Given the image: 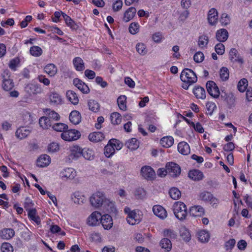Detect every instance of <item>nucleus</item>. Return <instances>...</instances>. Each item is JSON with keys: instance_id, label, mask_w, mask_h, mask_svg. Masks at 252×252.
I'll list each match as a JSON object with an SVG mask.
<instances>
[{"instance_id": "obj_1", "label": "nucleus", "mask_w": 252, "mask_h": 252, "mask_svg": "<svg viewBox=\"0 0 252 252\" xmlns=\"http://www.w3.org/2000/svg\"><path fill=\"white\" fill-rule=\"evenodd\" d=\"M180 78L184 84L183 88L187 90L190 85L196 83L197 81V77L195 73L191 69H184L180 75Z\"/></svg>"}, {"instance_id": "obj_2", "label": "nucleus", "mask_w": 252, "mask_h": 252, "mask_svg": "<svg viewBox=\"0 0 252 252\" xmlns=\"http://www.w3.org/2000/svg\"><path fill=\"white\" fill-rule=\"evenodd\" d=\"M125 212L127 214L126 220L128 224L133 225L138 224L142 220L143 214L139 210L131 211L129 208H126Z\"/></svg>"}, {"instance_id": "obj_3", "label": "nucleus", "mask_w": 252, "mask_h": 252, "mask_svg": "<svg viewBox=\"0 0 252 252\" xmlns=\"http://www.w3.org/2000/svg\"><path fill=\"white\" fill-rule=\"evenodd\" d=\"M173 212L178 220H184L188 215L187 206L182 202H176L173 205Z\"/></svg>"}, {"instance_id": "obj_4", "label": "nucleus", "mask_w": 252, "mask_h": 252, "mask_svg": "<svg viewBox=\"0 0 252 252\" xmlns=\"http://www.w3.org/2000/svg\"><path fill=\"white\" fill-rule=\"evenodd\" d=\"M198 199L205 202L209 203L213 207L217 208L219 204V200L210 192L203 190L198 194Z\"/></svg>"}, {"instance_id": "obj_5", "label": "nucleus", "mask_w": 252, "mask_h": 252, "mask_svg": "<svg viewBox=\"0 0 252 252\" xmlns=\"http://www.w3.org/2000/svg\"><path fill=\"white\" fill-rule=\"evenodd\" d=\"M61 138L66 141H72L78 139L81 136L79 131L75 129L64 130L61 133Z\"/></svg>"}, {"instance_id": "obj_6", "label": "nucleus", "mask_w": 252, "mask_h": 252, "mask_svg": "<svg viewBox=\"0 0 252 252\" xmlns=\"http://www.w3.org/2000/svg\"><path fill=\"white\" fill-rule=\"evenodd\" d=\"M105 198L104 193L98 191L90 197V201L92 206L97 208L102 206Z\"/></svg>"}, {"instance_id": "obj_7", "label": "nucleus", "mask_w": 252, "mask_h": 252, "mask_svg": "<svg viewBox=\"0 0 252 252\" xmlns=\"http://www.w3.org/2000/svg\"><path fill=\"white\" fill-rule=\"evenodd\" d=\"M165 167L167 169L168 174L171 177L176 178L179 177L181 173V168L177 163L169 162L166 163Z\"/></svg>"}, {"instance_id": "obj_8", "label": "nucleus", "mask_w": 252, "mask_h": 252, "mask_svg": "<svg viewBox=\"0 0 252 252\" xmlns=\"http://www.w3.org/2000/svg\"><path fill=\"white\" fill-rule=\"evenodd\" d=\"M49 103L53 106H58L63 103V96L57 92H51L48 95Z\"/></svg>"}, {"instance_id": "obj_9", "label": "nucleus", "mask_w": 252, "mask_h": 252, "mask_svg": "<svg viewBox=\"0 0 252 252\" xmlns=\"http://www.w3.org/2000/svg\"><path fill=\"white\" fill-rule=\"evenodd\" d=\"M206 88L208 93L214 98H218L220 95L219 89L213 81H208L206 84Z\"/></svg>"}, {"instance_id": "obj_10", "label": "nucleus", "mask_w": 252, "mask_h": 252, "mask_svg": "<svg viewBox=\"0 0 252 252\" xmlns=\"http://www.w3.org/2000/svg\"><path fill=\"white\" fill-rule=\"evenodd\" d=\"M102 215L98 211L93 212L88 218L87 223L88 225L95 226L99 225L102 218Z\"/></svg>"}, {"instance_id": "obj_11", "label": "nucleus", "mask_w": 252, "mask_h": 252, "mask_svg": "<svg viewBox=\"0 0 252 252\" xmlns=\"http://www.w3.org/2000/svg\"><path fill=\"white\" fill-rule=\"evenodd\" d=\"M141 174L142 176L148 180H153L156 176L154 170L149 166H145L141 168Z\"/></svg>"}, {"instance_id": "obj_12", "label": "nucleus", "mask_w": 252, "mask_h": 252, "mask_svg": "<svg viewBox=\"0 0 252 252\" xmlns=\"http://www.w3.org/2000/svg\"><path fill=\"white\" fill-rule=\"evenodd\" d=\"M100 222L105 230L110 229L113 225V219L111 216L108 214L102 215Z\"/></svg>"}, {"instance_id": "obj_13", "label": "nucleus", "mask_w": 252, "mask_h": 252, "mask_svg": "<svg viewBox=\"0 0 252 252\" xmlns=\"http://www.w3.org/2000/svg\"><path fill=\"white\" fill-rule=\"evenodd\" d=\"M25 89L29 93L33 94H40L43 92L41 85L37 83H29Z\"/></svg>"}, {"instance_id": "obj_14", "label": "nucleus", "mask_w": 252, "mask_h": 252, "mask_svg": "<svg viewBox=\"0 0 252 252\" xmlns=\"http://www.w3.org/2000/svg\"><path fill=\"white\" fill-rule=\"evenodd\" d=\"M229 58L231 62L243 63V58L239 55L238 50L236 48H231L229 53Z\"/></svg>"}, {"instance_id": "obj_15", "label": "nucleus", "mask_w": 252, "mask_h": 252, "mask_svg": "<svg viewBox=\"0 0 252 252\" xmlns=\"http://www.w3.org/2000/svg\"><path fill=\"white\" fill-rule=\"evenodd\" d=\"M154 214L161 219H164L167 216L166 210L161 205H156L153 207Z\"/></svg>"}, {"instance_id": "obj_16", "label": "nucleus", "mask_w": 252, "mask_h": 252, "mask_svg": "<svg viewBox=\"0 0 252 252\" xmlns=\"http://www.w3.org/2000/svg\"><path fill=\"white\" fill-rule=\"evenodd\" d=\"M74 85L83 94H88L90 89L88 85L78 78H75L73 81Z\"/></svg>"}, {"instance_id": "obj_17", "label": "nucleus", "mask_w": 252, "mask_h": 252, "mask_svg": "<svg viewBox=\"0 0 252 252\" xmlns=\"http://www.w3.org/2000/svg\"><path fill=\"white\" fill-rule=\"evenodd\" d=\"M76 175L75 170L72 168H66L64 169L60 173V176L62 179L72 180L74 178Z\"/></svg>"}, {"instance_id": "obj_18", "label": "nucleus", "mask_w": 252, "mask_h": 252, "mask_svg": "<svg viewBox=\"0 0 252 252\" xmlns=\"http://www.w3.org/2000/svg\"><path fill=\"white\" fill-rule=\"evenodd\" d=\"M63 18L64 21L66 25L72 31H76L79 26L75 21L73 20L66 13H63Z\"/></svg>"}, {"instance_id": "obj_19", "label": "nucleus", "mask_w": 252, "mask_h": 252, "mask_svg": "<svg viewBox=\"0 0 252 252\" xmlns=\"http://www.w3.org/2000/svg\"><path fill=\"white\" fill-rule=\"evenodd\" d=\"M188 176L194 181H198L203 179L204 175L200 170L194 169L189 170Z\"/></svg>"}, {"instance_id": "obj_20", "label": "nucleus", "mask_w": 252, "mask_h": 252, "mask_svg": "<svg viewBox=\"0 0 252 252\" xmlns=\"http://www.w3.org/2000/svg\"><path fill=\"white\" fill-rule=\"evenodd\" d=\"M218 19V13L217 10L214 8L209 10L208 13V21L211 25H215Z\"/></svg>"}, {"instance_id": "obj_21", "label": "nucleus", "mask_w": 252, "mask_h": 252, "mask_svg": "<svg viewBox=\"0 0 252 252\" xmlns=\"http://www.w3.org/2000/svg\"><path fill=\"white\" fill-rule=\"evenodd\" d=\"M29 219L35 222L37 225L41 223L40 217L37 215V211L35 208L27 209Z\"/></svg>"}, {"instance_id": "obj_22", "label": "nucleus", "mask_w": 252, "mask_h": 252, "mask_svg": "<svg viewBox=\"0 0 252 252\" xmlns=\"http://www.w3.org/2000/svg\"><path fill=\"white\" fill-rule=\"evenodd\" d=\"M189 214L191 216L201 217L204 214V209L200 205L193 206L190 208Z\"/></svg>"}, {"instance_id": "obj_23", "label": "nucleus", "mask_w": 252, "mask_h": 252, "mask_svg": "<svg viewBox=\"0 0 252 252\" xmlns=\"http://www.w3.org/2000/svg\"><path fill=\"white\" fill-rule=\"evenodd\" d=\"M44 71L47 74L49 77H54L58 72V68L54 63H48L44 67Z\"/></svg>"}, {"instance_id": "obj_24", "label": "nucleus", "mask_w": 252, "mask_h": 252, "mask_svg": "<svg viewBox=\"0 0 252 252\" xmlns=\"http://www.w3.org/2000/svg\"><path fill=\"white\" fill-rule=\"evenodd\" d=\"M178 152L183 155H188L190 152V146L185 141H182L178 143L177 147Z\"/></svg>"}, {"instance_id": "obj_25", "label": "nucleus", "mask_w": 252, "mask_h": 252, "mask_svg": "<svg viewBox=\"0 0 252 252\" xmlns=\"http://www.w3.org/2000/svg\"><path fill=\"white\" fill-rule=\"evenodd\" d=\"M51 162V158L49 156L44 154L41 155L37 160V165L39 167H46Z\"/></svg>"}, {"instance_id": "obj_26", "label": "nucleus", "mask_w": 252, "mask_h": 252, "mask_svg": "<svg viewBox=\"0 0 252 252\" xmlns=\"http://www.w3.org/2000/svg\"><path fill=\"white\" fill-rule=\"evenodd\" d=\"M136 9L134 7L128 8L124 13L123 20L128 22L133 19L135 15Z\"/></svg>"}, {"instance_id": "obj_27", "label": "nucleus", "mask_w": 252, "mask_h": 252, "mask_svg": "<svg viewBox=\"0 0 252 252\" xmlns=\"http://www.w3.org/2000/svg\"><path fill=\"white\" fill-rule=\"evenodd\" d=\"M69 121L73 125H78L81 121V116L80 112L77 110L71 112L69 117Z\"/></svg>"}, {"instance_id": "obj_28", "label": "nucleus", "mask_w": 252, "mask_h": 252, "mask_svg": "<svg viewBox=\"0 0 252 252\" xmlns=\"http://www.w3.org/2000/svg\"><path fill=\"white\" fill-rule=\"evenodd\" d=\"M192 93L197 99H204L206 98V92L205 89L200 86H195Z\"/></svg>"}, {"instance_id": "obj_29", "label": "nucleus", "mask_w": 252, "mask_h": 252, "mask_svg": "<svg viewBox=\"0 0 252 252\" xmlns=\"http://www.w3.org/2000/svg\"><path fill=\"white\" fill-rule=\"evenodd\" d=\"M74 68L78 71H82L85 69V63L81 58L75 57L72 61Z\"/></svg>"}, {"instance_id": "obj_30", "label": "nucleus", "mask_w": 252, "mask_h": 252, "mask_svg": "<svg viewBox=\"0 0 252 252\" xmlns=\"http://www.w3.org/2000/svg\"><path fill=\"white\" fill-rule=\"evenodd\" d=\"M30 132L31 131L27 127L21 126L17 129L15 135L18 138L22 139L29 135Z\"/></svg>"}, {"instance_id": "obj_31", "label": "nucleus", "mask_w": 252, "mask_h": 252, "mask_svg": "<svg viewBox=\"0 0 252 252\" xmlns=\"http://www.w3.org/2000/svg\"><path fill=\"white\" fill-rule=\"evenodd\" d=\"M1 86L3 90L8 92L14 88V83L13 80L9 78V77L7 78L4 77L2 81Z\"/></svg>"}, {"instance_id": "obj_32", "label": "nucleus", "mask_w": 252, "mask_h": 252, "mask_svg": "<svg viewBox=\"0 0 252 252\" xmlns=\"http://www.w3.org/2000/svg\"><path fill=\"white\" fill-rule=\"evenodd\" d=\"M217 39L220 42L225 41L228 37V32L225 29H221L217 31L216 34Z\"/></svg>"}, {"instance_id": "obj_33", "label": "nucleus", "mask_w": 252, "mask_h": 252, "mask_svg": "<svg viewBox=\"0 0 252 252\" xmlns=\"http://www.w3.org/2000/svg\"><path fill=\"white\" fill-rule=\"evenodd\" d=\"M88 138L92 142H98L104 139V135L101 132H94L89 135Z\"/></svg>"}, {"instance_id": "obj_34", "label": "nucleus", "mask_w": 252, "mask_h": 252, "mask_svg": "<svg viewBox=\"0 0 252 252\" xmlns=\"http://www.w3.org/2000/svg\"><path fill=\"white\" fill-rule=\"evenodd\" d=\"M15 235V231L12 228H4L0 231V237L2 239L9 240Z\"/></svg>"}, {"instance_id": "obj_35", "label": "nucleus", "mask_w": 252, "mask_h": 252, "mask_svg": "<svg viewBox=\"0 0 252 252\" xmlns=\"http://www.w3.org/2000/svg\"><path fill=\"white\" fill-rule=\"evenodd\" d=\"M39 124L43 129H48L53 125L52 120L47 117H41L39 120Z\"/></svg>"}, {"instance_id": "obj_36", "label": "nucleus", "mask_w": 252, "mask_h": 252, "mask_svg": "<svg viewBox=\"0 0 252 252\" xmlns=\"http://www.w3.org/2000/svg\"><path fill=\"white\" fill-rule=\"evenodd\" d=\"M174 142V138L171 136H164L160 140L161 145L164 148L171 147L173 145Z\"/></svg>"}, {"instance_id": "obj_37", "label": "nucleus", "mask_w": 252, "mask_h": 252, "mask_svg": "<svg viewBox=\"0 0 252 252\" xmlns=\"http://www.w3.org/2000/svg\"><path fill=\"white\" fill-rule=\"evenodd\" d=\"M70 157L78 158L82 156L83 149L78 145L73 146L70 150Z\"/></svg>"}, {"instance_id": "obj_38", "label": "nucleus", "mask_w": 252, "mask_h": 252, "mask_svg": "<svg viewBox=\"0 0 252 252\" xmlns=\"http://www.w3.org/2000/svg\"><path fill=\"white\" fill-rule=\"evenodd\" d=\"M68 100L73 104L76 105L78 103L79 99L76 93L72 90H68L66 93Z\"/></svg>"}, {"instance_id": "obj_39", "label": "nucleus", "mask_w": 252, "mask_h": 252, "mask_svg": "<svg viewBox=\"0 0 252 252\" xmlns=\"http://www.w3.org/2000/svg\"><path fill=\"white\" fill-rule=\"evenodd\" d=\"M29 53L31 56L34 57H39L43 54V50L40 47L33 45L30 47Z\"/></svg>"}, {"instance_id": "obj_40", "label": "nucleus", "mask_w": 252, "mask_h": 252, "mask_svg": "<svg viewBox=\"0 0 252 252\" xmlns=\"http://www.w3.org/2000/svg\"><path fill=\"white\" fill-rule=\"evenodd\" d=\"M74 197L72 198L74 199V202L75 203L81 204L83 203L86 201L85 196L80 191H77L73 193Z\"/></svg>"}, {"instance_id": "obj_41", "label": "nucleus", "mask_w": 252, "mask_h": 252, "mask_svg": "<svg viewBox=\"0 0 252 252\" xmlns=\"http://www.w3.org/2000/svg\"><path fill=\"white\" fill-rule=\"evenodd\" d=\"M88 105L89 109L94 113L98 112L100 109V104L94 100H89L88 102Z\"/></svg>"}, {"instance_id": "obj_42", "label": "nucleus", "mask_w": 252, "mask_h": 252, "mask_svg": "<svg viewBox=\"0 0 252 252\" xmlns=\"http://www.w3.org/2000/svg\"><path fill=\"white\" fill-rule=\"evenodd\" d=\"M198 238L201 242H207L210 239V234L207 231L201 230L198 232Z\"/></svg>"}, {"instance_id": "obj_43", "label": "nucleus", "mask_w": 252, "mask_h": 252, "mask_svg": "<svg viewBox=\"0 0 252 252\" xmlns=\"http://www.w3.org/2000/svg\"><path fill=\"white\" fill-rule=\"evenodd\" d=\"M110 120L113 125H118L122 122V116L118 112H113L110 115Z\"/></svg>"}, {"instance_id": "obj_44", "label": "nucleus", "mask_w": 252, "mask_h": 252, "mask_svg": "<svg viewBox=\"0 0 252 252\" xmlns=\"http://www.w3.org/2000/svg\"><path fill=\"white\" fill-rule=\"evenodd\" d=\"M104 150V154L107 158H110L115 153L114 147H113L109 141L107 145L105 147Z\"/></svg>"}, {"instance_id": "obj_45", "label": "nucleus", "mask_w": 252, "mask_h": 252, "mask_svg": "<svg viewBox=\"0 0 252 252\" xmlns=\"http://www.w3.org/2000/svg\"><path fill=\"white\" fill-rule=\"evenodd\" d=\"M82 157L86 159L91 160L94 158V152L92 149L85 148L83 149Z\"/></svg>"}, {"instance_id": "obj_46", "label": "nucleus", "mask_w": 252, "mask_h": 252, "mask_svg": "<svg viewBox=\"0 0 252 252\" xmlns=\"http://www.w3.org/2000/svg\"><path fill=\"white\" fill-rule=\"evenodd\" d=\"M126 97L125 95H121L117 99V103L119 108L122 111H126Z\"/></svg>"}, {"instance_id": "obj_47", "label": "nucleus", "mask_w": 252, "mask_h": 252, "mask_svg": "<svg viewBox=\"0 0 252 252\" xmlns=\"http://www.w3.org/2000/svg\"><path fill=\"white\" fill-rule=\"evenodd\" d=\"M127 148L131 150H136L139 147V142L138 140L135 138H132L129 139L126 143Z\"/></svg>"}, {"instance_id": "obj_48", "label": "nucleus", "mask_w": 252, "mask_h": 252, "mask_svg": "<svg viewBox=\"0 0 252 252\" xmlns=\"http://www.w3.org/2000/svg\"><path fill=\"white\" fill-rule=\"evenodd\" d=\"M169 194L173 199L177 200L180 198L181 192L178 188L173 187L169 189Z\"/></svg>"}, {"instance_id": "obj_49", "label": "nucleus", "mask_w": 252, "mask_h": 252, "mask_svg": "<svg viewBox=\"0 0 252 252\" xmlns=\"http://www.w3.org/2000/svg\"><path fill=\"white\" fill-rule=\"evenodd\" d=\"M209 42V38L206 35H202L198 38V45L201 48L204 49L207 47Z\"/></svg>"}, {"instance_id": "obj_50", "label": "nucleus", "mask_w": 252, "mask_h": 252, "mask_svg": "<svg viewBox=\"0 0 252 252\" xmlns=\"http://www.w3.org/2000/svg\"><path fill=\"white\" fill-rule=\"evenodd\" d=\"M160 245L162 249L169 252L171 250L172 244L171 241L168 238L162 239L160 242Z\"/></svg>"}, {"instance_id": "obj_51", "label": "nucleus", "mask_w": 252, "mask_h": 252, "mask_svg": "<svg viewBox=\"0 0 252 252\" xmlns=\"http://www.w3.org/2000/svg\"><path fill=\"white\" fill-rule=\"evenodd\" d=\"M45 112L46 113L48 117L50 120L52 119L55 121H58L60 118L59 114L54 110L51 109H46Z\"/></svg>"}, {"instance_id": "obj_52", "label": "nucleus", "mask_w": 252, "mask_h": 252, "mask_svg": "<svg viewBox=\"0 0 252 252\" xmlns=\"http://www.w3.org/2000/svg\"><path fill=\"white\" fill-rule=\"evenodd\" d=\"M52 127L56 131L63 132L64 130L68 129V126L63 123H58L53 124Z\"/></svg>"}, {"instance_id": "obj_53", "label": "nucleus", "mask_w": 252, "mask_h": 252, "mask_svg": "<svg viewBox=\"0 0 252 252\" xmlns=\"http://www.w3.org/2000/svg\"><path fill=\"white\" fill-rule=\"evenodd\" d=\"M137 52L141 55H146L148 52L146 45L143 43H138L136 46Z\"/></svg>"}, {"instance_id": "obj_54", "label": "nucleus", "mask_w": 252, "mask_h": 252, "mask_svg": "<svg viewBox=\"0 0 252 252\" xmlns=\"http://www.w3.org/2000/svg\"><path fill=\"white\" fill-rule=\"evenodd\" d=\"M220 76L222 81H226L229 77L228 69L226 67H222L220 70Z\"/></svg>"}, {"instance_id": "obj_55", "label": "nucleus", "mask_w": 252, "mask_h": 252, "mask_svg": "<svg viewBox=\"0 0 252 252\" xmlns=\"http://www.w3.org/2000/svg\"><path fill=\"white\" fill-rule=\"evenodd\" d=\"M248 80L243 78L240 80L238 84L237 88L240 92H244L248 87Z\"/></svg>"}, {"instance_id": "obj_56", "label": "nucleus", "mask_w": 252, "mask_h": 252, "mask_svg": "<svg viewBox=\"0 0 252 252\" xmlns=\"http://www.w3.org/2000/svg\"><path fill=\"white\" fill-rule=\"evenodd\" d=\"M206 114L212 115L214 110L216 108V105L213 102H207L206 103Z\"/></svg>"}, {"instance_id": "obj_57", "label": "nucleus", "mask_w": 252, "mask_h": 252, "mask_svg": "<svg viewBox=\"0 0 252 252\" xmlns=\"http://www.w3.org/2000/svg\"><path fill=\"white\" fill-rule=\"evenodd\" d=\"M220 21L221 26H226L230 23V18L227 14L223 13L221 15Z\"/></svg>"}, {"instance_id": "obj_58", "label": "nucleus", "mask_w": 252, "mask_h": 252, "mask_svg": "<svg viewBox=\"0 0 252 252\" xmlns=\"http://www.w3.org/2000/svg\"><path fill=\"white\" fill-rule=\"evenodd\" d=\"M60 146L56 142H52L50 143L47 147V151L49 153H53L58 152L59 150Z\"/></svg>"}, {"instance_id": "obj_59", "label": "nucleus", "mask_w": 252, "mask_h": 252, "mask_svg": "<svg viewBox=\"0 0 252 252\" xmlns=\"http://www.w3.org/2000/svg\"><path fill=\"white\" fill-rule=\"evenodd\" d=\"M236 244V241L234 239H230L225 242L224 244L225 249L226 251L231 252Z\"/></svg>"}, {"instance_id": "obj_60", "label": "nucleus", "mask_w": 252, "mask_h": 252, "mask_svg": "<svg viewBox=\"0 0 252 252\" xmlns=\"http://www.w3.org/2000/svg\"><path fill=\"white\" fill-rule=\"evenodd\" d=\"M129 32L132 34H135L139 30V25L138 23L133 22L130 24L128 28Z\"/></svg>"}, {"instance_id": "obj_61", "label": "nucleus", "mask_w": 252, "mask_h": 252, "mask_svg": "<svg viewBox=\"0 0 252 252\" xmlns=\"http://www.w3.org/2000/svg\"><path fill=\"white\" fill-rule=\"evenodd\" d=\"M134 194L137 199H142L146 195V191L139 187L135 189Z\"/></svg>"}, {"instance_id": "obj_62", "label": "nucleus", "mask_w": 252, "mask_h": 252, "mask_svg": "<svg viewBox=\"0 0 252 252\" xmlns=\"http://www.w3.org/2000/svg\"><path fill=\"white\" fill-rule=\"evenodd\" d=\"M63 13H65L61 10L55 11L54 13V17L51 18L52 21L54 23H58L61 21V16L63 17Z\"/></svg>"}, {"instance_id": "obj_63", "label": "nucleus", "mask_w": 252, "mask_h": 252, "mask_svg": "<svg viewBox=\"0 0 252 252\" xmlns=\"http://www.w3.org/2000/svg\"><path fill=\"white\" fill-rule=\"evenodd\" d=\"M2 252H13V248L12 245L9 243H3L1 246Z\"/></svg>"}, {"instance_id": "obj_64", "label": "nucleus", "mask_w": 252, "mask_h": 252, "mask_svg": "<svg viewBox=\"0 0 252 252\" xmlns=\"http://www.w3.org/2000/svg\"><path fill=\"white\" fill-rule=\"evenodd\" d=\"M204 59L203 53L201 51L197 52L193 56V60L197 63H201Z\"/></svg>"}]
</instances>
